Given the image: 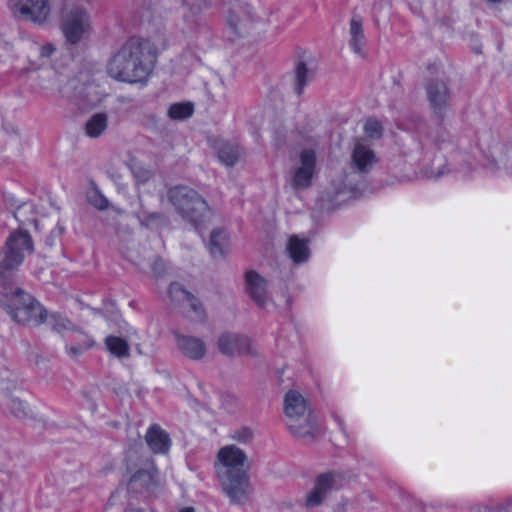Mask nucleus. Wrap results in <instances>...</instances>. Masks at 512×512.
Wrapping results in <instances>:
<instances>
[{
  "mask_svg": "<svg viewBox=\"0 0 512 512\" xmlns=\"http://www.w3.org/2000/svg\"><path fill=\"white\" fill-rule=\"evenodd\" d=\"M157 58V48L150 39L128 38L107 62L108 75L120 82L138 83L147 79Z\"/></svg>",
  "mask_w": 512,
  "mask_h": 512,
  "instance_id": "f257e3e1",
  "label": "nucleus"
},
{
  "mask_svg": "<svg viewBox=\"0 0 512 512\" xmlns=\"http://www.w3.org/2000/svg\"><path fill=\"white\" fill-rule=\"evenodd\" d=\"M246 453L235 445H226L217 453L216 473L230 503L243 505L249 499L250 482L245 463Z\"/></svg>",
  "mask_w": 512,
  "mask_h": 512,
  "instance_id": "f03ea898",
  "label": "nucleus"
},
{
  "mask_svg": "<svg viewBox=\"0 0 512 512\" xmlns=\"http://www.w3.org/2000/svg\"><path fill=\"white\" fill-rule=\"evenodd\" d=\"M350 162L354 171L332 182V200L339 203L360 194L362 181L358 178L361 174H367L373 170L378 163V156L369 145L357 141L351 149Z\"/></svg>",
  "mask_w": 512,
  "mask_h": 512,
  "instance_id": "7ed1b4c3",
  "label": "nucleus"
},
{
  "mask_svg": "<svg viewBox=\"0 0 512 512\" xmlns=\"http://www.w3.org/2000/svg\"><path fill=\"white\" fill-rule=\"evenodd\" d=\"M476 145L488 174L496 177L503 174L512 176V162L507 165L511 144L502 140L498 132L491 129L479 131Z\"/></svg>",
  "mask_w": 512,
  "mask_h": 512,
  "instance_id": "20e7f679",
  "label": "nucleus"
},
{
  "mask_svg": "<svg viewBox=\"0 0 512 512\" xmlns=\"http://www.w3.org/2000/svg\"><path fill=\"white\" fill-rule=\"evenodd\" d=\"M167 198L175 211L198 231L211 218L212 212L207 202L192 188L172 187L167 191Z\"/></svg>",
  "mask_w": 512,
  "mask_h": 512,
  "instance_id": "39448f33",
  "label": "nucleus"
},
{
  "mask_svg": "<svg viewBox=\"0 0 512 512\" xmlns=\"http://www.w3.org/2000/svg\"><path fill=\"white\" fill-rule=\"evenodd\" d=\"M33 251V241L28 232L19 229L11 233L0 253V282L10 279Z\"/></svg>",
  "mask_w": 512,
  "mask_h": 512,
  "instance_id": "423d86ee",
  "label": "nucleus"
},
{
  "mask_svg": "<svg viewBox=\"0 0 512 512\" xmlns=\"http://www.w3.org/2000/svg\"><path fill=\"white\" fill-rule=\"evenodd\" d=\"M5 306L9 315L19 324L40 325L44 322L45 309L21 289L11 294Z\"/></svg>",
  "mask_w": 512,
  "mask_h": 512,
  "instance_id": "0eeeda50",
  "label": "nucleus"
},
{
  "mask_svg": "<svg viewBox=\"0 0 512 512\" xmlns=\"http://www.w3.org/2000/svg\"><path fill=\"white\" fill-rule=\"evenodd\" d=\"M8 7L15 18L36 25L46 24L51 17L49 0H9Z\"/></svg>",
  "mask_w": 512,
  "mask_h": 512,
  "instance_id": "6e6552de",
  "label": "nucleus"
},
{
  "mask_svg": "<svg viewBox=\"0 0 512 512\" xmlns=\"http://www.w3.org/2000/svg\"><path fill=\"white\" fill-rule=\"evenodd\" d=\"M316 173V154L312 149H303L298 161L291 168L287 184L295 191L305 190L312 184Z\"/></svg>",
  "mask_w": 512,
  "mask_h": 512,
  "instance_id": "1a4fd4ad",
  "label": "nucleus"
},
{
  "mask_svg": "<svg viewBox=\"0 0 512 512\" xmlns=\"http://www.w3.org/2000/svg\"><path fill=\"white\" fill-rule=\"evenodd\" d=\"M61 29L66 42L77 44L92 32L91 17L86 9L75 7L66 14Z\"/></svg>",
  "mask_w": 512,
  "mask_h": 512,
  "instance_id": "9d476101",
  "label": "nucleus"
},
{
  "mask_svg": "<svg viewBox=\"0 0 512 512\" xmlns=\"http://www.w3.org/2000/svg\"><path fill=\"white\" fill-rule=\"evenodd\" d=\"M244 278L245 292L258 307L264 309L272 304L268 292V282L262 275L254 270H249L245 273Z\"/></svg>",
  "mask_w": 512,
  "mask_h": 512,
  "instance_id": "9b49d317",
  "label": "nucleus"
},
{
  "mask_svg": "<svg viewBox=\"0 0 512 512\" xmlns=\"http://www.w3.org/2000/svg\"><path fill=\"white\" fill-rule=\"evenodd\" d=\"M427 98L435 114L443 116L450 107V91L442 80H431L426 85Z\"/></svg>",
  "mask_w": 512,
  "mask_h": 512,
  "instance_id": "f8f14e48",
  "label": "nucleus"
},
{
  "mask_svg": "<svg viewBox=\"0 0 512 512\" xmlns=\"http://www.w3.org/2000/svg\"><path fill=\"white\" fill-rule=\"evenodd\" d=\"M168 293L172 301L187 304L190 309V318L194 321L205 319V310L202 303L179 283H172Z\"/></svg>",
  "mask_w": 512,
  "mask_h": 512,
  "instance_id": "ddd939ff",
  "label": "nucleus"
},
{
  "mask_svg": "<svg viewBox=\"0 0 512 512\" xmlns=\"http://www.w3.org/2000/svg\"><path fill=\"white\" fill-rule=\"evenodd\" d=\"M218 349L224 355L234 356L251 353V341L245 335L226 332L218 338Z\"/></svg>",
  "mask_w": 512,
  "mask_h": 512,
  "instance_id": "4468645a",
  "label": "nucleus"
},
{
  "mask_svg": "<svg viewBox=\"0 0 512 512\" xmlns=\"http://www.w3.org/2000/svg\"><path fill=\"white\" fill-rule=\"evenodd\" d=\"M175 340L180 353L190 360H202L207 354V345L202 338L176 333Z\"/></svg>",
  "mask_w": 512,
  "mask_h": 512,
  "instance_id": "2eb2a0df",
  "label": "nucleus"
},
{
  "mask_svg": "<svg viewBox=\"0 0 512 512\" xmlns=\"http://www.w3.org/2000/svg\"><path fill=\"white\" fill-rule=\"evenodd\" d=\"M334 476L332 473H323L319 475L311 491L306 495L304 506L307 509H313L323 503L328 493L334 486Z\"/></svg>",
  "mask_w": 512,
  "mask_h": 512,
  "instance_id": "dca6fc26",
  "label": "nucleus"
},
{
  "mask_svg": "<svg viewBox=\"0 0 512 512\" xmlns=\"http://www.w3.org/2000/svg\"><path fill=\"white\" fill-rule=\"evenodd\" d=\"M145 440L150 450L155 454H166L171 446L169 434L156 424L148 428Z\"/></svg>",
  "mask_w": 512,
  "mask_h": 512,
  "instance_id": "f3484780",
  "label": "nucleus"
},
{
  "mask_svg": "<svg viewBox=\"0 0 512 512\" xmlns=\"http://www.w3.org/2000/svg\"><path fill=\"white\" fill-rule=\"evenodd\" d=\"M307 406L303 396L294 390L286 393L284 398V412L288 418V422L300 420L301 417L306 415Z\"/></svg>",
  "mask_w": 512,
  "mask_h": 512,
  "instance_id": "a211bd4d",
  "label": "nucleus"
},
{
  "mask_svg": "<svg viewBox=\"0 0 512 512\" xmlns=\"http://www.w3.org/2000/svg\"><path fill=\"white\" fill-rule=\"evenodd\" d=\"M287 426L298 438H314L319 432L316 417L310 413L301 417L300 420L287 422Z\"/></svg>",
  "mask_w": 512,
  "mask_h": 512,
  "instance_id": "6ab92c4d",
  "label": "nucleus"
},
{
  "mask_svg": "<svg viewBox=\"0 0 512 512\" xmlns=\"http://www.w3.org/2000/svg\"><path fill=\"white\" fill-rule=\"evenodd\" d=\"M287 251L294 263L306 262L310 256L308 240L297 235L291 236L288 240Z\"/></svg>",
  "mask_w": 512,
  "mask_h": 512,
  "instance_id": "aec40b11",
  "label": "nucleus"
},
{
  "mask_svg": "<svg viewBox=\"0 0 512 512\" xmlns=\"http://www.w3.org/2000/svg\"><path fill=\"white\" fill-rule=\"evenodd\" d=\"M349 34V45L353 52L359 56H364V46L366 44V39L362 22L357 17H353L350 21Z\"/></svg>",
  "mask_w": 512,
  "mask_h": 512,
  "instance_id": "412c9836",
  "label": "nucleus"
},
{
  "mask_svg": "<svg viewBox=\"0 0 512 512\" xmlns=\"http://www.w3.org/2000/svg\"><path fill=\"white\" fill-rule=\"evenodd\" d=\"M108 127V116L106 113H95L85 123L84 131L89 138L100 137Z\"/></svg>",
  "mask_w": 512,
  "mask_h": 512,
  "instance_id": "4be33fe9",
  "label": "nucleus"
},
{
  "mask_svg": "<svg viewBox=\"0 0 512 512\" xmlns=\"http://www.w3.org/2000/svg\"><path fill=\"white\" fill-rule=\"evenodd\" d=\"M106 349L117 358L130 356V348L127 341L121 337L110 335L105 339Z\"/></svg>",
  "mask_w": 512,
  "mask_h": 512,
  "instance_id": "5701e85b",
  "label": "nucleus"
},
{
  "mask_svg": "<svg viewBox=\"0 0 512 512\" xmlns=\"http://www.w3.org/2000/svg\"><path fill=\"white\" fill-rule=\"evenodd\" d=\"M227 242V233L223 229H214L209 240V251L213 257H222Z\"/></svg>",
  "mask_w": 512,
  "mask_h": 512,
  "instance_id": "b1692460",
  "label": "nucleus"
},
{
  "mask_svg": "<svg viewBox=\"0 0 512 512\" xmlns=\"http://www.w3.org/2000/svg\"><path fill=\"white\" fill-rule=\"evenodd\" d=\"M44 321L51 327L52 330L62 333L74 328L73 323L66 317L58 313L45 314Z\"/></svg>",
  "mask_w": 512,
  "mask_h": 512,
  "instance_id": "393cba45",
  "label": "nucleus"
},
{
  "mask_svg": "<svg viewBox=\"0 0 512 512\" xmlns=\"http://www.w3.org/2000/svg\"><path fill=\"white\" fill-rule=\"evenodd\" d=\"M241 156L240 148L237 145L225 144L218 151V158L226 166H233Z\"/></svg>",
  "mask_w": 512,
  "mask_h": 512,
  "instance_id": "a878e982",
  "label": "nucleus"
},
{
  "mask_svg": "<svg viewBox=\"0 0 512 512\" xmlns=\"http://www.w3.org/2000/svg\"><path fill=\"white\" fill-rule=\"evenodd\" d=\"M137 217L147 227H157L165 221V217L161 213L149 212L142 205L137 212Z\"/></svg>",
  "mask_w": 512,
  "mask_h": 512,
  "instance_id": "bb28decb",
  "label": "nucleus"
},
{
  "mask_svg": "<svg viewBox=\"0 0 512 512\" xmlns=\"http://www.w3.org/2000/svg\"><path fill=\"white\" fill-rule=\"evenodd\" d=\"M193 114V106L190 103H175L168 109V116L174 120H182Z\"/></svg>",
  "mask_w": 512,
  "mask_h": 512,
  "instance_id": "cd10ccee",
  "label": "nucleus"
},
{
  "mask_svg": "<svg viewBox=\"0 0 512 512\" xmlns=\"http://www.w3.org/2000/svg\"><path fill=\"white\" fill-rule=\"evenodd\" d=\"M295 78H296L295 92L298 95H301L305 86L311 79L309 70L303 62H300L297 64L296 70H295Z\"/></svg>",
  "mask_w": 512,
  "mask_h": 512,
  "instance_id": "c85d7f7f",
  "label": "nucleus"
},
{
  "mask_svg": "<svg viewBox=\"0 0 512 512\" xmlns=\"http://www.w3.org/2000/svg\"><path fill=\"white\" fill-rule=\"evenodd\" d=\"M154 484V477L151 472L140 470L132 475L130 479V488L136 489L138 486L149 489Z\"/></svg>",
  "mask_w": 512,
  "mask_h": 512,
  "instance_id": "c756f323",
  "label": "nucleus"
},
{
  "mask_svg": "<svg viewBox=\"0 0 512 512\" xmlns=\"http://www.w3.org/2000/svg\"><path fill=\"white\" fill-rule=\"evenodd\" d=\"M471 512H512V498L496 505L476 504L472 506Z\"/></svg>",
  "mask_w": 512,
  "mask_h": 512,
  "instance_id": "7c9ffc66",
  "label": "nucleus"
},
{
  "mask_svg": "<svg viewBox=\"0 0 512 512\" xmlns=\"http://www.w3.org/2000/svg\"><path fill=\"white\" fill-rule=\"evenodd\" d=\"M131 172L137 187L148 183L153 176V172L150 169L138 164L131 167Z\"/></svg>",
  "mask_w": 512,
  "mask_h": 512,
  "instance_id": "2f4dec72",
  "label": "nucleus"
},
{
  "mask_svg": "<svg viewBox=\"0 0 512 512\" xmlns=\"http://www.w3.org/2000/svg\"><path fill=\"white\" fill-rule=\"evenodd\" d=\"M364 132L370 139H379L383 134V125L379 120L369 118L365 122Z\"/></svg>",
  "mask_w": 512,
  "mask_h": 512,
  "instance_id": "473e14b6",
  "label": "nucleus"
},
{
  "mask_svg": "<svg viewBox=\"0 0 512 512\" xmlns=\"http://www.w3.org/2000/svg\"><path fill=\"white\" fill-rule=\"evenodd\" d=\"M88 201L98 210H105L109 206L108 199L97 188H94L91 192H89Z\"/></svg>",
  "mask_w": 512,
  "mask_h": 512,
  "instance_id": "72a5a7b5",
  "label": "nucleus"
},
{
  "mask_svg": "<svg viewBox=\"0 0 512 512\" xmlns=\"http://www.w3.org/2000/svg\"><path fill=\"white\" fill-rule=\"evenodd\" d=\"M6 406L9 411L18 418H22L27 415L26 405L18 398H7Z\"/></svg>",
  "mask_w": 512,
  "mask_h": 512,
  "instance_id": "f704fd0d",
  "label": "nucleus"
},
{
  "mask_svg": "<svg viewBox=\"0 0 512 512\" xmlns=\"http://www.w3.org/2000/svg\"><path fill=\"white\" fill-rule=\"evenodd\" d=\"M254 433L248 427H241L231 432L230 438L241 444H248L253 440Z\"/></svg>",
  "mask_w": 512,
  "mask_h": 512,
  "instance_id": "c9c22d12",
  "label": "nucleus"
},
{
  "mask_svg": "<svg viewBox=\"0 0 512 512\" xmlns=\"http://www.w3.org/2000/svg\"><path fill=\"white\" fill-rule=\"evenodd\" d=\"M32 204L30 203H24L22 204L21 206H18L17 210L14 212V217L15 219L22 223V224H26L28 222H33L34 219H29V218H23V215L28 212V211H31L32 210Z\"/></svg>",
  "mask_w": 512,
  "mask_h": 512,
  "instance_id": "e433bc0d",
  "label": "nucleus"
},
{
  "mask_svg": "<svg viewBox=\"0 0 512 512\" xmlns=\"http://www.w3.org/2000/svg\"><path fill=\"white\" fill-rule=\"evenodd\" d=\"M438 163L436 164L435 161L433 162L432 168H431V175L435 177L442 176L446 173H448L450 170L447 169H441V159L436 160Z\"/></svg>",
  "mask_w": 512,
  "mask_h": 512,
  "instance_id": "4c0bfd02",
  "label": "nucleus"
},
{
  "mask_svg": "<svg viewBox=\"0 0 512 512\" xmlns=\"http://www.w3.org/2000/svg\"><path fill=\"white\" fill-rule=\"evenodd\" d=\"M6 374H9L8 371L5 370ZM15 387V384L9 380V375L7 377L0 379V390H10Z\"/></svg>",
  "mask_w": 512,
  "mask_h": 512,
  "instance_id": "58836bf2",
  "label": "nucleus"
},
{
  "mask_svg": "<svg viewBox=\"0 0 512 512\" xmlns=\"http://www.w3.org/2000/svg\"><path fill=\"white\" fill-rule=\"evenodd\" d=\"M54 51H55V47L52 44L48 43V44L42 46L41 55L43 57H49L54 53Z\"/></svg>",
  "mask_w": 512,
  "mask_h": 512,
  "instance_id": "ea45409f",
  "label": "nucleus"
},
{
  "mask_svg": "<svg viewBox=\"0 0 512 512\" xmlns=\"http://www.w3.org/2000/svg\"><path fill=\"white\" fill-rule=\"evenodd\" d=\"M66 350L71 356H78L82 353L83 349L80 346H67Z\"/></svg>",
  "mask_w": 512,
  "mask_h": 512,
  "instance_id": "a19ab883",
  "label": "nucleus"
},
{
  "mask_svg": "<svg viewBox=\"0 0 512 512\" xmlns=\"http://www.w3.org/2000/svg\"><path fill=\"white\" fill-rule=\"evenodd\" d=\"M333 417H334V420L336 421V423L338 424V426H339L340 430H341L342 432H345V430H344V424H343V421L341 420V418H340L339 416H337V415H334Z\"/></svg>",
  "mask_w": 512,
  "mask_h": 512,
  "instance_id": "79ce46f5",
  "label": "nucleus"
},
{
  "mask_svg": "<svg viewBox=\"0 0 512 512\" xmlns=\"http://www.w3.org/2000/svg\"><path fill=\"white\" fill-rule=\"evenodd\" d=\"M179 512H195V509L192 507H183L179 510Z\"/></svg>",
  "mask_w": 512,
  "mask_h": 512,
  "instance_id": "37998d69",
  "label": "nucleus"
},
{
  "mask_svg": "<svg viewBox=\"0 0 512 512\" xmlns=\"http://www.w3.org/2000/svg\"><path fill=\"white\" fill-rule=\"evenodd\" d=\"M459 169H460L462 172L466 173V172H468V171H470V170H471V164H470V163H468L465 167H460Z\"/></svg>",
  "mask_w": 512,
  "mask_h": 512,
  "instance_id": "c03bdc74",
  "label": "nucleus"
},
{
  "mask_svg": "<svg viewBox=\"0 0 512 512\" xmlns=\"http://www.w3.org/2000/svg\"><path fill=\"white\" fill-rule=\"evenodd\" d=\"M286 303H287V307H289L290 306V298L289 297L286 298Z\"/></svg>",
  "mask_w": 512,
  "mask_h": 512,
  "instance_id": "a18cd8bd",
  "label": "nucleus"
},
{
  "mask_svg": "<svg viewBox=\"0 0 512 512\" xmlns=\"http://www.w3.org/2000/svg\"><path fill=\"white\" fill-rule=\"evenodd\" d=\"M126 512H136V511H134V510H128V511H126Z\"/></svg>",
  "mask_w": 512,
  "mask_h": 512,
  "instance_id": "49530a36",
  "label": "nucleus"
}]
</instances>
